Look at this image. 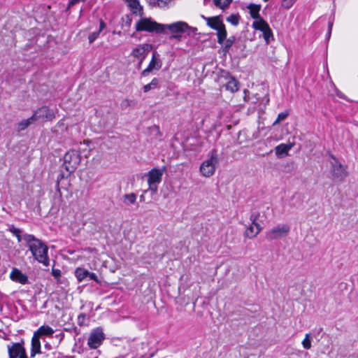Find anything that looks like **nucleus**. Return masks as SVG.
I'll return each instance as SVG.
<instances>
[{"label":"nucleus","instance_id":"1","mask_svg":"<svg viewBox=\"0 0 358 358\" xmlns=\"http://www.w3.org/2000/svg\"><path fill=\"white\" fill-rule=\"evenodd\" d=\"M23 239L34 259L39 263L48 266L50 264V259L48 256V246L32 234H23Z\"/></svg>","mask_w":358,"mask_h":358},{"label":"nucleus","instance_id":"2","mask_svg":"<svg viewBox=\"0 0 358 358\" xmlns=\"http://www.w3.org/2000/svg\"><path fill=\"white\" fill-rule=\"evenodd\" d=\"M137 31L155 32L161 34L165 31V24H159L151 17H141L135 24Z\"/></svg>","mask_w":358,"mask_h":358},{"label":"nucleus","instance_id":"3","mask_svg":"<svg viewBox=\"0 0 358 358\" xmlns=\"http://www.w3.org/2000/svg\"><path fill=\"white\" fill-rule=\"evenodd\" d=\"M219 164V158L216 150H212L208 155V158L201 164L199 171L201 174L206 178L212 176Z\"/></svg>","mask_w":358,"mask_h":358},{"label":"nucleus","instance_id":"4","mask_svg":"<svg viewBox=\"0 0 358 358\" xmlns=\"http://www.w3.org/2000/svg\"><path fill=\"white\" fill-rule=\"evenodd\" d=\"M167 29L170 32L174 34V37L177 38L182 34H187L189 36H194L197 34V29L188 25L183 21H178L169 24H165V29Z\"/></svg>","mask_w":358,"mask_h":358},{"label":"nucleus","instance_id":"5","mask_svg":"<svg viewBox=\"0 0 358 358\" xmlns=\"http://www.w3.org/2000/svg\"><path fill=\"white\" fill-rule=\"evenodd\" d=\"M331 159L330 173L332 180L339 182L344 181L345 178L348 176L346 167L343 166L334 155H331Z\"/></svg>","mask_w":358,"mask_h":358},{"label":"nucleus","instance_id":"6","mask_svg":"<svg viewBox=\"0 0 358 358\" xmlns=\"http://www.w3.org/2000/svg\"><path fill=\"white\" fill-rule=\"evenodd\" d=\"M81 161V156L78 151L71 150L64 157V166L65 169L73 173L78 168Z\"/></svg>","mask_w":358,"mask_h":358},{"label":"nucleus","instance_id":"7","mask_svg":"<svg viewBox=\"0 0 358 358\" xmlns=\"http://www.w3.org/2000/svg\"><path fill=\"white\" fill-rule=\"evenodd\" d=\"M290 231V226L287 224L280 223L272 227L266 234V238L273 241L285 237Z\"/></svg>","mask_w":358,"mask_h":358},{"label":"nucleus","instance_id":"8","mask_svg":"<svg viewBox=\"0 0 358 358\" xmlns=\"http://www.w3.org/2000/svg\"><path fill=\"white\" fill-rule=\"evenodd\" d=\"M164 170V168L163 169H152L146 174L149 189L152 192L157 191L158 184L162 181Z\"/></svg>","mask_w":358,"mask_h":358},{"label":"nucleus","instance_id":"9","mask_svg":"<svg viewBox=\"0 0 358 358\" xmlns=\"http://www.w3.org/2000/svg\"><path fill=\"white\" fill-rule=\"evenodd\" d=\"M104 339L105 335L103 329L101 327H97L92 329L90 332L87 341V345L92 349H96L102 344Z\"/></svg>","mask_w":358,"mask_h":358},{"label":"nucleus","instance_id":"10","mask_svg":"<svg viewBox=\"0 0 358 358\" xmlns=\"http://www.w3.org/2000/svg\"><path fill=\"white\" fill-rule=\"evenodd\" d=\"M34 122L51 121L55 117V112L48 106H42L37 109L31 116Z\"/></svg>","mask_w":358,"mask_h":358},{"label":"nucleus","instance_id":"11","mask_svg":"<svg viewBox=\"0 0 358 358\" xmlns=\"http://www.w3.org/2000/svg\"><path fill=\"white\" fill-rule=\"evenodd\" d=\"M252 25L255 29L262 31L264 38L266 43H268L271 40L273 39L272 31L265 20L262 18H257L254 21Z\"/></svg>","mask_w":358,"mask_h":358},{"label":"nucleus","instance_id":"12","mask_svg":"<svg viewBox=\"0 0 358 358\" xmlns=\"http://www.w3.org/2000/svg\"><path fill=\"white\" fill-rule=\"evenodd\" d=\"M152 48L150 44H141L132 50L131 55L134 57L140 58L139 65H141Z\"/></svg>","mask_w":358,"mask_h":358},{"label":"nucleus","instance_id":"13","mask_svg":"<svg viewBox=\"0 0 358 358\" xmlns=\"http://www.w3.org/2000/svg\"><path fill=\"white\" fill-rule=\"evenodd\" d=\"M162 62L160 59L157 57V53L155 52L152 53V59L150 62L148 67L145 69L141 75L143 76H147L150 72L153 71H158L162 68Z\"/></svg>","mask_w":358,"mask_h":358},{"label":"nucleus","instance_id":"14","mask_svg":"<svg viewBox=\"0 0 358 358\" xmlns=\"http://www.w3.org/2000/svg\"><path fill=\"white\" fill-rule=\"evenodd\" d=\"M10 278L15 282L22 285H25L28 282V277L27 275L22 273L18 268H13L10 273Z\"/></svg>","mask_w":358,"mask_h":358},{"label":"nucleus","instance_id":"15","mask_svg":"<svg viewBox=\"0 0 358 358\" xmlns=\"http://www.w3.org/2000/svg\"><path fill=\"white\" fill-rule=\"evenodd\" d=\"M252 224L247 228L245 232V236L248 238H253L259 234L262 230V227L259 224L256 222V218L252 219Z\"/></svg>","mask_w":358,"mask_h":358},{"label":"nucleus","instance_id":"16","mask_svg":"<svg viewBox=\"0 0 358 358\" xmlns=\"http://www.w3.org/2000/svg\"><path fill=\"white\" fill-rule=\"evenodd\" d=\"M24 353L25 349L20 343H15L10 348H8V354L10 358H18Z\"/></svg>","mask_w":358,"mask_h":358},{"label":"nucleus","instance_id":"17","mask_svg":"<svg viewBox=\"0 0 358 358\" xmlns=\"http://www.w3.org/2000/svg\"><path fill=\"white\" fill-rule=\"evenodd\" d=\"M294 144L289 143H281L275 147V155L278 157H282L287 155L289 151L294 147Z\"/></svg>","mask_w":358,"mask_h":358},{"label":"nucleus","instance_id":"18","mask_svg":"<svg viewBox=\"0 0 358 358\" xmlns=\"http://www.w3.org/2000/svg\"><path fill=\"white\" fill-rule=\"evenodd\" d=\"M176 0H150V4L162 9H167L172 6Z\"/></svg>","mask_w":358,"mask_h":358},{"label":"nucleus","instance_id":"19","mask_svg":"<svg viewBox=\"0 0 358 358\" xmlns=\"http://www.w3.org/2000/svg\"><path fill=\"white\" fill-rule=\"evenodd\" d=\"M41 352V342L39 338L34 334L31 339V349L30 355L34 357L36 355L40 354Z\"/></svg>","mask_w":358,"mask_h":358},{"label":"nucleus","instance_id":"20","mask_svg":"<svg viewBox=\"0 0 358 358\" xmlns=\"http://www.w3.org/2000/svg\"><path fill=\"white\" fill-rule=\"evenodd\" d=\"M54 333L55 331L52 327L48 325H43L40 327L38 330L34 332V334L40 338L43 336H52Z\"/></svg>","mask_w":358,"mask_h":358},{"label":"nucleus","instance_id":"21","mask_svg":"<svg viewBox=\"0 0 358 358\" xmlns=\"http://www.w3.org/2000/svg\"><path fill=\"white\" fill-rule=\"evenodd\" d=\"M208 24L216 31L224 25L218 17H210L208 19Z\"/></svg>","mask_w":358,"mask_h":358},{"label":"nucleus","instance_id":"22","mask_svg":"<svg viewBox=\"0 0 358 358\" xmlns=\"http://www.w3.org/2000/svg\"><path fill=\"white\" fill-rule=\"evenodd\" d=\"M226 89L231 92H236L239 90V83L235 78H231L226 85Z\"/></svg>","mask_w":358,"mask_h":358},{"label":"nucleus","instance_id":"23","mask_svg":"<svg viewBox=\"0 0 358 358\" xmlns=\"http://www.w3.org/2000/svg\"><path fill=\"white\" fill-rule=\"evenodd\" d=\"M89 271L83 268H77L75 271V275L79 282H82L85 278L87 277Z\"/></svg>","mask_w":358,"mask_h":358},{"label":"nucleus","instance_id":"24","mask_svg":"<svg viewBox=\"0 0 358 358\" xmlns=\"http://www.w3.org/2000/svg\"><path fill=\"white\" fill-rule=\"evenodd\" d=\"M34 122V121L32 119V117H30L26 120H23L17 124V130L18 131H23Z\"/></svg>","mask_w":358,"mask_h":358},{"label":"nucleus","instance_id":"25","mask_svg":"<svg viewBox=\"0 0 358 358\" xmlns=\"http://www.w3.org/2000/svg\"><path fill=\"white\" fill-rule=\"evenodd\" d=\"M217 35L218 43L223 44L227 36V32L224 25H223L220 29L217 30Z\"/></svg>","mask_w":358,"mask_h":358},{"label":"nucleus","instance_id":"26","mask_svg":"<svg viewBox=\"0 0 358 358\" xmlns=\"http://www.w3.org/2000/svg\"><path fill=\"white\" fill-rule=\"evenodd\" d=\"M122 201L126 205L134 204L136 201V195L134 193L125 194L122 197Z\"/></svg>","mask_w":358,"mask_h":358},{"label":"nucleus","instance_id":"27","mask_svg":"<svg viewBox=\"0 0 358 358\" xmlns=\"http://www.w3.org/2000/svg\"><path fill=\"white\" fill-rule=\"evenodd\" d=\"M235 41V37L231 36L226 39L223 43L222 51L224 54L227 53Z\"/></svg>","mask_w":358,"mask_h":358},{"label":"nucleus","instance_id":"28","mask_svg":"<svg viewBox=\"0 0 358 358\" xmlns=\"http://www.w3.org/2000/svg\"><path fill=\"white\" fill-rule=\"evenodd\" d=\"M159 84V80L157 78H154L152 81L143 86V92L145 93L149 92L151 90L155 89L157 87Z\"/></svg>","mask_w":358,"mask_h":358},{"label":"nucleus","instance_id":"29","mask_svg":"<svg viewBox=\"0 0 358 358\" xmlns=\"http://www.w3.org/2000/svg\"><path fill=\"white\" fill-rule=\"evenodd\" d=\"M233 0H213L214 5L222 10L227 8Z\"/></svg>","mask_w":358,"mask_h":358},{"label":"nucleus","instance_id":"30","mask_svg":"<svg viewBox=\"0 0 358 358\" xmlns=\"http://www.w3.org/2000/svg\"><path fill=\"white\" fill-rule=\"evenodd\" d=\"M9 231H10L15 236H16L17 239V241L20 243L21 242L22 240L24 241L23 239V235H22V231L18 229V228H16L13 225L10 226L9 227Z\"/></svg>","mask_w":358,"mask_h":358},{"label":"nucleus","instance_id":"31","mask_svg":"<svg viewBox=\"0 0 358 358\" xmlns=\"http://www.w3.org/2000/svg\"><path fill=\"white\" fill-rule=\"evenodd\" d=\"M302 345L303 348L308 350L311 348V335L306 334L304 339L302 341Z\"/></svg>","mask_w":358,"mask_h":358},{"label":"nucleus","instance_id":"32","mask_svg":"<svg viewBox=\"0 0 358 358\" xmlns=\"http://www.w3.org/2000/svg\"><path fill=\"white\" fill-rule=\"evenodd\" d=\"M135 105H136V101L134 100L129 99H124L121 102V104H120L121 108L123 109H126L128 107H131V106H135Z\"/></svg>","mask_w":358,"mask_h":358},{"label":"nucleus","instance_id":"33","mask_svg":"<svg viewBox=\"0 0 358 358\" xmlns=\"http://www.w3.org/2000/svg\"><path fill=\"white\" fill-rule=\"evenodd\" d=\"M227 21L234 26H237L239 23V17L236 15L232 14L227 17Z\"/></svg>","mask_w":358,"mask_h":358},{"label":"nucleus","instance_id":"34","mask_svg":"<svg viewBox=\"0 0 358 358\" xmlns=\"http://www.w3.org/2000/svg\"><path fill=\"white\" fill-rule=\"evenodd\" d=\"M288 115H289V112H287V111H285V112H282V113H279L277 117V119L275 120V121L273 122V124L275 125V124L280 123V122L285 120Z\"/></svg>","mask_w":358,"mask_h":358},{"label":"nucleus","instance_id":"35","mask_svg":"<svg viewBox=\"0 0 358 358\" xmlns=\"http://www.w3.org/2000/svg\"><path fill=\"white\" fill-rule=\"evenodd\" d=\"M296 0H282V6L286 9L290 8Z\"/></svg>","mask_w":358,"mask_h":358},{"label":"nucleus","instance_id":"36","mask_svg":"<svg viewBox=\"0 0 358 358\" xmlns=\"http://www.w3.org/2000/svg\"><path fill=\"white\" fill-rule=\"evenodd\" d=\"M99 34L100 32L99 31L90 34L88 37L90 43H93L99 37Z\"/></svg>","mask_w":358,"mask_h":358},{"label":"nucleus","instance_id":"37","mask_svg":"<svg viewBox=\"0 0 358 358\" xmlns=\"http://www.w3.org/2000/svg\"><path fill=\"white\" fill-rule=\"evenodd\" d=\"M86 315L85 313H81L78 317V324L81 326L85 323Z\"/></svg>","mask_w":358,"mask_h":358},{"label":"nucleus","instance_id":"38","mask_svg":"<svg viewBox=\"0 0 358 358\" xmlns=\"http://www.w3.org/2000/svg\"><path fill=\"white\" fill-rule=\"evenodd\" d=\"M52 274L55 278H59L61 276V271L57 268H52Z\"/></svg>","mask_w":358,"mask_h":358},{"label":"nucleus","instance_id":"39","mask_svg":"<svg viewBox=\"0 0 358 358\" xmlns=\"http://www.w3.org/2000/svg\"><path fill=\"white\" fill-rule=\"evenodd\" d=\"M332 27H333V22H329V26H328V31L327 33V38L329 39L331 36V30H332Z\"/></svg>","mask_w":358,"mask_h":358},{"label":"nucleus","instance_id":"40","mask_svg":"<svg viewBox=\"0 0 358 358\" xmlns=\"http://www.w3.org/2000/svg\"><path fill=\"white\" fill-rule=\"evenodd\" d=\"M87 277H89V278L90 280H93L96 282H98V278H97V275H96V273H90L89 272V274H87Z\"/></svg>","mask_w":358,"mask_h":358},{"label":"nucleus","instance_id":"41","mask_svg":"<svg viewBox=\"0 0 358 358\" xmlns=\"http://www.w3.org/2000/svg\"><path fill=\"white\" fill-rule=\"evenodd\" d=\"M259 12V8H256L255 10H251V16L253 18H256L257 17Z\"/></svg>","mask_w":358,"mask_h":358},{"label":"nucleus","instance_id":"42","mask_svg":"<svg viewBox=\"0 0 358 358\" xmlns=\"http://www.w3.org/2000/svg\"><path fill=\"white\" fill-rule=\"evenodd\" d=\"M105 27H106V24L103 22V21L101 20L99 31L101 32Z\"/></svg>","mask_w":358,"mask_h":358},{"label":"nucleus","instance_id":"43","mask_svg":"<svg viewBox=\"0 0 358 358\" xmlns=\"http://www.w3.org/2000/svg\"><path fill=\"white\" fill-rule=\"evenodd\" d=\"M80 0H71L69 3L70 6H73L76 4L78 2H79Z\"/></svg>","mask_w":358,"mask_h":358},{"label":"nucleus","instance_id":"44","mask_svg":"<svg viewBox=\"0 0 358 358\" xmlns=\"http://www.w3.org/2000/svg\"><path fill=\"white\" fill-rule=\"evenodd\" d=\"M18 358H27V355H26V352L24 354H23L22 355H21L20 357Z\"/></svg>","mask_w":358,"mask_h":358},{"label":"nucleus","instance_id":"45","mask_svg":"<svg viewBox=\"0 0 358 358\" xmlns=\"http://www.w3.org/2000/svg\"><path fill=\"white\" fill-rule=\"evenodd\" d=\"M265 2L268 1V0H264Z\"/></svg>","mask_w":358,"mask_h":358},{"label":"nucleus","instance_id":"46","mask_svg":"<svg viewBox=\"0 0 358 358\" xmlns=\"http://www.w3.org/2000/svg\"><path fill=\"white\" fill-rule=\"evenodd\" d=\"M95 358H97V357H95Z\"/></svg>","mask_w":358,"mask_h":358}]
</instances>
